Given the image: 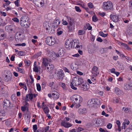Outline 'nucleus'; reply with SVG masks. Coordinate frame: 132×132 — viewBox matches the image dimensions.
I'll return each instance as SVG.
<instances>
[{"label":"nucleus","instance_id":"obj_1","mask_svg":"<svg viewBox=\"0 0 132 132\" xmlns=\"http://www.w3.org/2000/svg\"><path fill=\"white\" fill-rule=\"evenodd\" d=\"M84 81L82 78L79 76L74 77L73 79L72 82L71 83L70 86L71 88L74 90H76L77 88L74 86H77L81 85Z\"/></svg>","mask_w":132,"mask_h":132},{"label":"nucleus","instance_id":"obj_2","mask_svg":"<svg viewBox=\"0 0 132 132\" xmlns=\"http://www.w3.org/2000/svg\"><path fill=\"white\" fill-rule=\"evenodd\" d=\"M71 99L72 103L76 105V108H78L80 106V104L82 101V98L79 95H74L71 97Z\"/></svg>","mask_w":132,"mask_h":132},{"label":"nucleus","instance_id":"obj_3","mask_svg":"<svg viewBox=\"0 0 132 132\" xmlns=\"http://www.w3.org/2000/svg\"><path fill=\"white\" fill-rule=\"evenodd\" d=\"M27 18L26 16H23L21 18L20 21V23L21 26L25 28L29 27L30 25Z\"/></svg>","mask_w":132,"mask_h":132},{"label":"nucleus","instance_id":"obj_4","mask_svg":"<svg viewBox=\"0 0 132 132\" xmlns=\"http://www.w3.org/2000/svg\"><path fill=\"white\" fill-rule=\"evenodd\" d=\"M113 5L112 3L110 1L104 2L103 3L102 8L104 10L108 11L112 9Z\"/></svg>","mask_w":132,"mask_h":132},{"label":"nucleus","instance_id":"obj_5","mask_svg":"<svg viewBox=\"0 0 132 132\" xmlns=\"http://www.w3.org/2000/svg\"><path fill=\"white\" fill-rule=\"evenodd\" d=\"M46 42L48 45L51 46L55 44L56 40L54 38L52 37H48L46 39Z\"/></svg>","mask_w":132,"mask_h":132},{"label":"nucleus","instance_id":"obj_6","mask_svg":"<svg viewBox=\"0 0 132 132\" xmlns=\"http://www.w3.org/2000/svg\"><path fill=\"white\" fill-rule=\"evenodd\" d=\"M70 119L68 117H65L64 120H62L61 123V126H64L66 128H68L72 126V125L67 122Z\"/></svg>","mask_w":132,"mask_h":132},{"label":"nucleus","instance_id":"obj_7","mask_svg":"<svg viewBox=\"0 0 132 132\" xmlns=\"http://www.w3.org/2000/svg\"><path fill=\"white\" fill-rule=\"evenodd\" d=\"M56 73L58 79L60 80H62L64 76V73L63 72L62 70H59Z\"/></svg>","mask_w":132,"mask_h":132},{"label":"nucleus","instance_id":"obj_8","mask_svg":"<svg viewBox=\"0 0 132 132\" xmlns=\"http://www.w3.org/2000/svg\"><path fill=\"white\" fill-rule=\"evenodd\" d=\"M92 73L93 76L96 77L98 76L99 74V72L97 67L95 66L94 67L92 68Z\"/></svg>","mask_w":132,"mask_h":132},{"label":"nucleus","instance_id":"obj_9","mask_svg":"<svg viewBox=\"0 0 132 132\" xmlns=\"http://www.w3.org/2000/svg\"><path fill=\"white\" fill-rule=\"evenodd\" d=\"M88 105L90 107L94 106L97 104L95 99H92L89 100L88 103Z\"/></svg>","mask_w":132,"mask_h":132},{"label":"nucleus","instance_id":"obj_10","mask_svg":"<svg viewBox=\"0 0 132 132\" xmlns=\"http://www.w3.org/2000/svg\"><path fill=\"white\" fill-rule=\"evenodd\" d=\"M81 85L82 89L84 91H86L89 89V84H86L84 81Z\"/></svg>","mask_w":132,"mask_h":132},{"label":"nucleus","instance_id":"obj_11","mask_svg":"<svg viewBox=\"0 0 132 132\" xmlns=\"http://www.w3.org/2000/svg\"><path fill=\"white\" fill-rule=\"evenodd\" d=\"M21 34L19 32H16L15 35V38L16 42H19L22 40Z\"/></svg>","mask_w":132,"mask_h":132},{"label":"nucleus","instance_id":"obj_12","mask_svg":"<svg viewBox=\"0 0 132 132\" xmlns=\"http://www.w3.org/2000/svg\"><path fill=\"white\" fill-rule=\"evenodd\" d=\"M4 104L3 108L4 109H6L7 108L9 107L10 105V101L7 99L4 100Z\"/></svg>","mask_w":132,"mask_h":132},{"label":"nucleus","instance_id":"obj_13","mask_svg":"<svg viewBox=\"0 0 132 132\" xmlns=\"http://www.w3.org/2000/svg\"><path fill=\"white\" fill-rule=\"evenodd\" d=\"M46 24V25L48 26V27L47 26H46V30H48V32L51 34H53L55 32V31L54 29H52L51 28L50 26H49L48 23L47 22H46L45 23Z\"/></svg>","mask_w":132,"mask_h":132},{"label":"nucleus","instance_id":"obj_14","mask_svg":"<svg viewBox=\"0 0 132 132\" xmlns=\"http://www.w3.org/2000/svg\"><path fill=\"white\" fill-rule=\"evenodd\" d=\"M50 57L53 60H55L57 57V54L53 51L50 52L49 53Z\"/></svg>","mask_w":132,"mask_h":132},{"label":"nucleus","instance_id":"obj_15","mask_svg":"<svg viewBox=\"0 0 132 132\" xmlns=\"http://www.w3.org/2000/svg\"><path fill=\"white\" fill-rule=\"evenodd\" d=\"M110 18L114 22H117L119 19L118 16L115 15H110Z\"/></svg>","mask_w":132,"mask_h":132},{"label":"nucleus","instance_id":"obj_16","mask_svg":"<svg viewBox=\"0 0 132 132\" xmlns=\"http://www.w3.org/2000/svg\"><path fill=\"white\" fill-rule=\"evenodd\" d=\"M73 44H74V47L76 46V48L78 50H79L80 49V48H81L82 47V45L81 43H78L76 42H74Z\"/></svg>","mask_w":132,"mask_h":132},{"label":"nucleus","instance_id":"obj_17","mask_svg":"<svg viewBox=\"0 0 132 132\" xmlns=\"http://www.w3.org/2000/svg\"><path fill=\"white\" fill-rule=\"evenodd\" d=\"M74 25L73 23L71 22L70 23L68 27L69 31V32H71L73 31L74 29Z\"/></svg>","mask_w":132,"mask_h":132},{"label":"nucleus","instance_id":"obj_18","mask_svg":"<svg viewBox=\"0 0 132 132\" xmlns=\"http://www.w3.org/2000/svg\"><path fill=\"white\" fill-rule=\"evenodd\" d=\"M47 71L48 72H50L51 70H53L54 68V66L52 64H50L49 65L48 64L47 65Z\"/></svg>","mask_w":132,"mask_h":132},{"label":"nucleus","instance_id":"obj_19","mask_svg":"<svg viewBox=\"0 0 132 132\" xmlns=\"http://www.w3.org/2000/svg\"><path fill=\"white\" fill-rule=\"evenodd\" d=\"M33 98V95L32 94H28L26 95L25 100L26 101H29V99L32 100Z\"/></svg>","mask_w":132,"mask_h":132},{"label":"nucleus","instance_id":"obj_20","mask_svg":"<svg viewBox=\"0 0 132 132\" xmlns=\"http://www.w3.org/2000/svg\"><path fill=\"white\" fill-rule=\"evenodd\" d=\"M60 20L59 19H56L54 21L53 24L54 27H56L60 23Z\"/></svg>","mask_w":132,"mask_h":132},{"label":"nucleus","instance_id":"obj_21","mask_svg":"<svg viewBox=\"0 0 132 132\" xmlns=\"http://www.w3.org/2000/svg\"><path fill=\"white\" fill-rule=\"evenodd\" d=\"M48 64V60L47 58H44L43 60L42 64L46 67H47V65Z\"/></svg>","mask_w":132,"mask_h":132},{"label":"nucleus","instance_id":"obj_22","mask_svg":"<svg viewBox=\"0 0 132 132\" xmlns=\"http://www.w3.org/2000/svg\"><path fill=\"white\" fill-rule=\"evenodd\" d=\"M17 27L15 26L12 25L11 32L13 33H15L17 31Z\"/></svg>","mask_w":132,"mask_h":132},{"label":"nucleus","instance_id":"obj_23","mask_svg":"<svg viewBox=\"0 0 132 132\" xmlns=\"http://www.w3.org/2000/svg\"><path fill=\"white\" fill-rule=\"evenodd\" d=\"M86 110V109L85 108L80 109L78 110V112L80 114H82L85 112Z\"/></svg>","mask_w":132,"mask_h":132},{"label":"nucleus","instance_id":"obj_24","mask_svg":"<svg viewBox=\"0 0 132 132\" xmlns=\"http://www.w3.org/2000/svg\"><path fill=\"white\" fill-rule=\"evenodd\" d=\"M12 25L6 26L5 27V29L7 32H11Z\"/></svg>","mask_w":132,"mask_h":132},{"label":"nucleus","instance_id":"obj_25","mask_svg":"<svg viewBox=\"0 0 132 132\" xmlns=\"http://www.w3.org/2000/svg\"><path fill=\"white\" fill-rule=\"evenodd\" d=\"M12 79V76L10 75H6L5 77V80L6 82L10 81Z\"/></svg>","mask_w":132,"mask_h":132},{"label":"nucleus","instance_id":"obj_26","mask_svg":"<svg viewBox=\"0 0 132 132\" xmlns=\"http://www.w3.org/2000/svg\"><path fill=\"white\" fill-rule=\"evenodd\" d=\"M64 54V52L62 50H60L59 51L58 53L57 54V57H62Z\"/></svg>","mask_w":132,"mask_h":132},{"label":"nucleus","instance_id":"obj_27","mask_svg":"<svg viewBox=\"0 0 132 132\" xmlns=\"http://www.w3.org/2000/svg\"><path fill=\"white\" fill-rule=\"evenodd\" d=\"M51 94L52 95L55 94L57 95L58 94V92L57 91V90L54 88L52 89V90L50 92Z\"/></svg>","mask_w":132,"mask_h":132},{"label":"nucleus","instance_id":"obj_28","mask_svg":"<svg viewBox=\"0 0 132 132\" xmlns=\"http://www.w3.org/2000/svg\"><path fill=\"white\" fill-rule=\"evenodd\" d=\"M4 36V31L3 29H0V38L1 39L3 38Z\"/></svg>","mask_w":132,"mask_h":132},{"label":"nucleus","instance_id":"obj_29","mask_svg":"<svg viewBox=\"0 0 132 132\" xmlns=\"http://www.w3.org/2000/svg\"><path fill=\"white\" fill-rule=\"evenodd\" d=\"M114 92L117 95L119 94L120 93V90L119 88L116 87L114 88Z\"/></svg>","mask_w":132,"mask_h":132},{"label":"nucleus","instance_id":"obj_30","mask_svg":"<svg viewBox=\"0 0 132 132\" xmlns=\"http://www.w3.org/2000/svg\"><path fill=\"white\" fill-rule=\"evenodd\" d=\"M124 88L126 90H129L131 89L130 87L129 86V84H125L124 86Z\"/></svg>","mask_w":132,"mask_h":132},{"label":"nucleus","instance_id":"obj_31","mask_svg":"<svg viewBox=\"0 0 132 132\" xmlns=\"http://www.w3.org/2000/svg\"><path fill=\"white\" fill-rule=\"evenodd\" d=\"M16 70L24 74V70L21 68L17 67V68Z\"/></svg>","mask_w":132,"mask_h":132},{"label":"nucleus","instance_id":"obj_32","mask_svg":"<svg viewBox=\"0 0 132 132\" xmlns=\"http://www.w3.org/2000/svg\"><path fill=\"white\" fill-rule=\"evenodd\" d=\"M34 67L33 68L34 71L35 72H38V67L36 66V64H35V63L34 65Z\"/></svg>","mask_w":132,"mask_h":132},{"label":"nucleus","instance_id":"obj_33","mask_svg":"<svg viewBox=\"0 0 132 132\" xmlns=\"http://www.w3.org/2000/svg\"><path fill=\"white\" fill-rule=\"evenodd\" d=\"M74 41H72V40H71V41L69 40V43H69V44L70 47L71 48L72 47H74V44H73V43H74Z\"/></svg>","mask_w":132,"mask_h":132},{"label":"nucleus","instance_id":"obj_34","mask_svg":"<svg viewBox=\"0 0 132 132\" xmlns=\"http://www.w3.org/2000/svg\"><path fill=\"white\" fill-rule=\"evenodd\" d=\"M69 40H67L65 43V47L66 48H67L68 49H70V47L69 45Z\"/></svg>","mask_w":132,"mask_h":132},{"label":"nucleus","instance_id":"obj_35","mask_svg":"<svg viewBox=\"0 0 132 132\" xmlns=\"http://www.w3.org/2000/svg\"><path fill=\"white\" fill-rule=\"evenodd\" d=\"M52 95L53 97L54 98L55 100H57L59 98V93H58V94L57 95H56L55 94Z\"/></svg>","mask_w":132,"mask_h":132},{"label":"nucleus","instance_id":"obj_36","mask_svg":"<svg viewBox=\"0 0 132 132\" xmlns=\"http://www.w3.org/2000/svg\"><path fill=\"white\" fill-rule=\"evenodd\" d=\"M129 123V121L127 120H126L125 121V123H123V125L124 126H122V129H125V126L126 125V124L127 125H128Z\"/></svg>","mask_w":132,"mask_h":132},{"label":"nucleus","instance_id":"obj_37","mask_svg":"<svg viewBox=\"0 0 132 132\" xmlns=\"http://www.w3.org/2000/svg\"><path fill=\"white\" fill-rule=\"evenodd\" d=\"M130 109L128 108H125V107H123L122 108V110H124V111L125 113H128L130 111Z\"/></svg>","mask_w":132,"mask_h":132},{"label":"nucleus","instance_id":"obj_38","mask_svg":"<svg viewBox=\"0 0 132 132\" xmlns=\"http://www.w3.org/2000/svg\"><path fill=\"white\" fill-rule=\"evenodd\" d=\"M66 17L68 20V21L69 22V23H70L71 22L73 23V20L72 19H71L70 17H69L68 16H66Z\"/></svg>","mask_w":132,"mask_h":132},{"label":"nucleus","instance_id":"obj_39","mask_svg":"<svg viewBox=\"0 0 132 132\" xmlns=\"http://www.w3.org/2000/svg\"><path fill=\"white\" fill-rule=\"evenodd\" d=\"M45 112L46 113H48L49 112V110L47 106H46L45 107L43 108Z\"/></svg>","mask_w":132,"mask_h":132},{"label":"nucleus","instance_id":"obj_40","mask_svg":"<svg viewBox=\"0 0 132 132\" xmlns=\"http://www.w3.org/2000/svg\"><path fill=\"white\" fill-rule=\"evenodd\" d=\"M100 35L103 37H105L108 36L107 34H104L102 32H99Z\"/></svg>","mask_w":132,"mask_h":132},{"label":"nucleus","instance_id":"obj_41","mask_svg":"<svg viewBox=\"0 0 132 132\" xmlns=\"http://www.w3.org/2000/svg\"><path fill=\"white\" fill-rule=\"evenodd\" d=\"M36 86L37 90L39 91H40L41 90V87L40 84L39 83H37Z\"/></svg>","mask_w":132,"mask_h":132},{"label":"nucleus","instance_id":"obj_42","mask_svg":"<svg viewBox=\"0 0 132 132\" xmlns=\"http://www.w3.org/2000/svg\"><path fill=\"white\" fill-rule=\"evenodd\" d=\"M60 29V28H59L58 29V32H57V35L58 36H59L62 34L63 33V31H59Z\"/></svg>","mask_w":132,"mask_h":132},{"label":"nucleus","instance_id":"obj_43","mask_svg":"<svg viewBox=\"0 0 132 132\" xmlns=\"http://www.w3.org/2000/svg\"><path fill=\"white\" fill-rule=\"evenodd\" d=\"M92 20L94 22H96L98 20V19L95 15H94L92 17Z\"/></svg>","mask_w":132,"mask_h":132},{"label":"nucleus","instance_id":"obj_44","mask_svg":"<svg viewBox=\"0 0 132 132\" xmlns=\"http://www.w3.org/2000/svg\"><path fill=\"white\" fill-rule=\"evenodd\" d=\"M24 62H25L26 65L27 66H29L30 65V61L29 60H25L24 61Z\"/></svg>","mask_w":132,"mask_h":132},{"label":"nucleus","instance_id":"obj_45","mask_svg":"<svg viewBox=\"0 0 132 132\" xmlns=\"http://www.w3.org/2000/svg\"><path fill=\"white\" fill-rule=\"evenodd\" d=\"M95 50V48L94 46H93L90 50L91 54L93 53H94V51Z\"/></svg>","mask_w":132,"mask_h":132},{"label":"nucleus","instance_id":"obj_46","mask_svg":"<svg viewBox=\"0 0 132 132\" xmlns=\"http://www.w3.org/2000/svg\"><path fill=\"white\" fill-rule=\"evenodd\" d=\"M12 20L14 22L17 23H18L19 22V19L16 18H14L12 19Z\"/></svg>","mask_w":132,"mask_h":132},{"label":"nucleus","instance_id":"obj_47","mask_svg":"<svg viewBox=\"0 0 132 132\" xmlns=\"http://www.w3.org/2000/svg\"><path fill=\"white\" fill-rule=\"evenodd\" d=\"M75 9L77 12H80L81 11V10L80 9L79 7L78 6H76L75 7Z\"/></svg>","mask_w":132,"mask_h":132},{"label":"nucleus","instance_id":"obj_48","mask_svg":"<svg viewBox=\"0 0 132 132\" xmlns=\"http://www.w3.org/2000/svg\"><path fill=\"white\" fill-rule=\"evenodd\" d=\"M0 113H1V116H2H2H5V111L4 110H0Z\"/></svg>","mask_w":132,"mask_h":132},{"label":"nucleus","instance_id":"obj_49","mask_svg":"<svg viewBox=\"0 0 132 132\" xmlns=\"http://www.w3.org/2000/svg\"><path fill=\"white\" fill-rule=\"evenodd\" d=\"M26 108H27V107L26 106L25 107V106H22L21 108V110L23 111L24 112L26 111Z\"/></svg>","mask_w":132,"mask_h":132},{"label":"nucleus","instance_id":"obj_50","mask_svg":"<svg viewBox=\"0 0 132 132\" xmlns=\"http://www.w3.org/2000/svg\"><path fill=\"white\" fill-rule=\"evenodd\" d=\"M88 6L90 9L92 8L93 7V5L91 3H89L88 4Z\"/></svg>","mask_w":132,"mask_h":132},{"label":"nucleus","instance_id":"obj_51","mask_svg":"<svg viewBox=\"0 0 132 132\" xmlns=\"http://www.w3.org/2000/svg\"><path fill=\"white\" fill-rule=\"evenodd\" d=\"M17 54L19 55L22 56L24 55V53L22 51H19V52H18V53H17Z\"/></svg>","mask_w":132,"mask_h":132},{"label":"nucleus","instance_id":"obj_52","mask_svg":"<svg viewBox=\"0 0 132 132\" xmlns=\"http://www.w3.org/2000/svg\"><path fill=\"white\" fill-rule=\"evenodd\" d=\"M128 34L130 36H132V30H127Z\"/></svg>","mask_w":132,"mask_h":132},{"label":"nucleus","instance_id":"obj_53","mask_svg":"<svg viewBox=\"0 0 132 132\" xmlns=\"http://www.w3.org/2000/svg\"><path fill=\"white\" fill-rule=\"evenodd\" d=\"M63 69L65 72L70 73V72L69 70L67 69L66 68L64 67L63 68Z\"/></svg>","mask_w":132,"mask_h":132},{"label":"nucleus","instance_id":"obj_54","mask_svg":"<svg viewBox=\"0 0 132 132\" xmlns=\"http://www.w3.org/2000/svg\"><path fill=\"white\" fill-rule=\"evenodd\" d=\"M33 129L34 131L36 130L37 129V126L36 125H34L33 126Z\"/></svg>","mask_w":132,"mask_h":132},{"label":"nucleus","instance_id":"obj_55","mask_svg":"<svg viewBox=\"0 0 132 132\" xmlns=\"http://www.w3.org/2000/svg\"><path fill=\"white\" fill-rule=\"evenodd\" d=\"M3 20L0 18V26L2 25L4 26L5 24L3 23Z\"/></svg>","mask_w":132,"mask_h":132},{"label":"nucleus","instance_id":"obj_56","mask_svg":"<svg viewBox=\"0 0 132 132\" xmlns=\"http://www.w3.org/2000/svg\"><path fill=\"white\" fill-rule=\"evenodd\" d=\"M0 13H1V15L2 16H6V13L4 12H3L2 11H0Z\"/></svg>","mask_w":132,"mask_h":132},{"label":"nucleus","instance_id":"obj_57","mask_svg":"<svg viewBox=\"0 0 132 132\" xmlns=\"http://www.w3.org/2000/svg\"><path fill=\"white\" fill-rule=\"evenodd\" d=\"M84 32V31L83 30H80L78 32V34L79 35H81L83 34Z\"/></svg>","mask_w":132,"mask_h":132},{"label":"nucleus","instance_id":"obj_58","mask_svg":"<svg viewBox=\"0 0 132 132\" xmlns=\"http://www.w3.org/2000/svg\"><path fill=\"white\" fill-rule=\"evenodd\" d=\"M112 127V124L110 123H109L107 125V128L109 129H111Z\"/></svg>","mask_w":132,"mask_h":132},{"label":"nucleus","instance_id":"obj_59","mask_svg":"<svg viewBox=\"0 0 132 132\" xmlns=\"http://www.w3.org/2000/svg\"><path fill=\"white\" fill-rule=\"evenodd\" d=\"M60 85L64 89L65 88V85L64 83H61L60 84Z\"/></svg>","mask_w":132,"mask_h":132},{"label":"nucleus","instance_id":"obj_60","mask_svg":"<svg viewBox=\"0 0 132 132\" xmlns=\"http://www.w3.org/2000/svg\"><path fill=\"white\" fill-rule=\"evenodd\" d=\"M97 40L100 42H102V39L100 37L98 38L97 39Z\"/></svg>","mask_w":132,"mask_h":132},{"label":"nucleus","instance_id":"obj_61","mask_svg":"<svg viewBox=\"0 0 132 132\" xmlns=\"http://www.w3.org/2000/svg\"><path fill=\"white\" fill-rule=\"evenodd\" d=\"M62 21H63V22L62 23L63 25H67L68 24V22L64 20H63Z\"/></svg>","mask_w":132,"mask_h":132},{"label":"nucleus","instance_id":"obj_62","mask_svg":"<svg viewBox=\"0 0 132 132\" xmlns=\"http://www.w3.org/2000/svg\"><path fill=\"white\" fill-rule=\"evenodd\" d=\"M83 130H84V129L81 127L78 128L77 130V132H79L82 131Z\"/></svg>","mask_w":132,"mask_h":132},{"label":"nucleus","instance_id":"obj_63","mask_svg":"<svg viewBox=\"0 0 132 132\" xmlns=\"http://www.w3.org/2000/svg\"><path fill=\"white\" fill-rule=\"evenodd\" d=\"M116 123L118 125V127L119 128L120 125V121L119 120H117L116 121Z\"/></svg>","mask_w":132,"mask_h":132},{"label":"nucleus","instance_id":"obj_64","mask_svg":"<svg viewBox=\"0 0 132 132\" xmlns=\"http://www.w3.org/2000/svg\"><path fill=\"white\" fill-rule=\"evenodd\" d=\"M27 101H26L25 102V104L24 105V106L25 107L26 106L27 107H28L29 105V104L27 102Z\"/></svg>","mask_w":132,"mask_h":132}]
</instances>
